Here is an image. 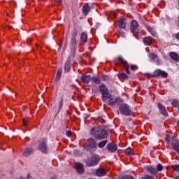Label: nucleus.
<instances>
[{
    "mask_svg": "<svg viewBox=\"0 0 179 179\" xmlns=\"http://www.w3.org/2000/svg\"><path fill=\"white\" fill-rule=\"evenodd\" d=\"M27 178L28 179V178H30V174H28L27 176Z\"/></svg>",
    "mask_w": 179,
    "mask_h": 179,
    "instance_id": "obj_47",
    "label": "nucleus"
},
{
    "mask_svg": "<svg viewBox=\"0 0 179 179\" xmlns=\"http://www.w3.org/2000/svg\"><path fill=\"white\" fill-rule=\"evenodd\" d=\"M117 37L118 38H125V32L122 31L121 29H117Z\"/></svg>",
    "mask_w": 179,
    "mask_h": 179,
    "instance_id": "obj_27",
    "label": "nucleus"
},
{
    "mask_svg": "<svg viewBox=\"0 0 179 179\" xmlns=\"http://www.w3.org/2000/svg\"><path fill=\"white\" fill-rule=\"evenodd\" d=\"M107 140L101 141L98 143V146L101 149L102 148H104L106 145H107Z\"/></svg>",
    "mask_w": 179,
    "mask_h": 179,
    "instance_id": "obj_30",
    "label": "nucleus"
},
{
    "mask_svg": "<svg viewBox=\"0 0 179 179\" xmlns=\"http://www.w3.org/2000/svg\"><path fill=\"white\" fill-rule=\"evenodd\" d=\"M102 79L103 80H108V76H103Z\"/></svg>",
    "mask_w": 179,
    "mask_h": 179,
    "instance_id": "obj_41",
    "label": "nucleus"
},
{
    "mask_svg": "<svg viewBox=\"0 0 179 179\" xmlns=\"http://www.w3.org/2000/svg\"><path fill=\"white\" fill-rule=\"evenodd\" d=\"M107 149H108V150H109L111 152H117V150L118 149V145H117L114 143H110L107 145Z\"/></svg>",
    "mask_w": 179,
    "mask_h": 179,
    "instance_id": "obj_14",
    "label": "nucleus"
},
{
    "mask_svg": "<svg viewBox=\"0 0 179 179\" xmlns=\"http://www.w3.org/2000/svg\"><path fill=\"white\" fill-rule=\"evenodd\" d=\"M27 45H29V44H30V43H31V38H28V39H27Z\"/></svg>",
    "mask_w": 179,
    "mask_h": 179,
    "instance_id": "obj_42",
    "label": "nucleus"
},
{
    "mask_svg": "<svg viewBox=\"0 0 179 179\" xmlns=\"http://www.w3.org/2000/svg\"><path fill=\"white\" fill-rule=\"evenodd\" d=\"M48 47V50H50V46H47Z\"/></svg>",
    "mask_w": 179,
    "mask_h": 179,
    "instance_id": "obj_51",
    "label": "nucleus"
},
{
    "mask_svg": "<svg viewBox=\"0 0 179 179\" xmlns=\"http://www.w3.org/2000/svg\"><path fill=\"white\" fill-rule=\"evenodd\" d=\"M172 106L173 107H179V101L174 99L172 102Z\"/></svg>",
    "mask_w": 179,
    "mask_h": 179,
    "instance_id": "obj_32",
    "label": "nucleus"
},
{
    "mask_svg": "<svg viewBox=\"0 0 179 179\" xmlns=\"http://www.w3.org/2000/svg\"><path fill=\"white\" fill-rule=\"evenodd\" d=\"M66 136H69V138H71V136H72V131H67L66 132Z\"/></svg>",
    "mask_w": 179,
    "mask_h": 179,
    "instance_id": "obj_37",
    "label": "nucleus"
},
{
    "mask_svg": "<svg viewBox=\"0 0 179 179\" xmlns=\"http://www.w3.org/2000/svg\"><path fill=\"white\" fill-rule=\"evenodd\" d=\"M34 150L31 148H26L24 150V152H22V156L24 157H27V156H30L31 153H33Z\"/></svg>",
    "mask_w": 179,
    "mask_h": 179,
    "instance_id": "obj_17",
    "label": "nucleus"
},
{
    "mask_svg": "<svg viewBox=\"0 0 179 179\" xmlns=\"http://www.w3.org/2000/svg\"><path fill=\"white\" fill-rule=\"evenodd\" d=\"M52 179H57V178H55V177H52Z\"/></svg>",
    "mask_w": 179,
    "mask_h": 179,
    "instance_id": "obj_50",
    "label": "nucleus"
},
{
    "mask_svg": "<svg viewBox=\"0 0 179 179\" xmlns=\"http://www.w3.org/2000/svg\"><path fill=\"white\" fill-rule=\"evenodd\" d=\"M22 122H23L24 127H26L27 125V121L26 120V118L22 119Z\"/></svg>",
    "mask_w": 179,
    "mask_h": 179,
    "instance_id": "obj_40",
    "label": "nucleus"
},
{
    "mask_svg": "<svg viewBox=\"0 0 179 179\" xmlns=\"http://www.w3.org/2000/svg\"><path fill=\"white\" fill-rule=\"evenodd\" d=\"M154 78H156V76H162V78H167L169 76V74L167 72L164 71H162L160 69L155 70L153 73Z\"/></svg>",
    "mask_w": 179,
    "mask_h": 179,
    "instance_id": "obj_9",
    "label": "nucleus"
},
{
    "mask_svg": "<svg viewBox=\"0 0 179 179\" xmlns=\"http://www.w3.org/2000/svg\"><path fill=\"white\" fill-rule=\"evenodd\" d=\"M71 71V62L67 61L64 65V72H69Z\"/></svg>",
    "mask_w": 179,
    "mask_h": 179,
    "instance_id": "obj_26",
    "label": "nucleus"
},
{
    "mask_svg": "<svg viewBox=\"0 0 179 179\" xmlns=\"http://www.w3.org/2000/svg\"><path fill=\"white\" fill-rule=\"evenodd\" d=\"M172 169L175 170V171H179V164L172 165Z\"/></svg>",
    "mask_w": 179,
    "mask_h": 179,
    "instance_id": "obj_34",
    "label": "nucleus"
},
{
    "mask_svg": "<svg viewBox=\"0 0 179 179\" xmlns=\"http://www.w3.org/2000/svg\"><path fill=\"white\" fill-rule=\"evenodd\" d=\"M74 155L76 156V155H79L78 150H74Z\"/></svg>",
    "mask_w": 179,
    "mask_h": 179,
    "instance_id": "obj_44",
    "label": "nucleus"
},
{
    "mask_svg": "<svg viewBox=\"0 0 179 179\" xmlns=\"http://www.w3.org/2000/svg\"><path fill=\"white\" fill-rule=\"evenodd\" d=\"M119 110L120 114L125 115V117H129L131 115V109H129V106L127 103L120 104L119 106Z\"/></svg>",
    "mask_w": 179,
    "mask_h": 179,
    "instance_id": "obj_5",
    "label": "nucleus"
},
{
    "mask_svg": "<svg viewBox=\"0 0 179 179\" xmlns=\"http://www.w3.org/2000/svg\"><path fill=\"white\" fill-rule=\"evenodd\" d=\"M124 154H126L127 156H131V155H132V149L131 148H127L124 150Z\"/></svg>",
    "mask_w": 179,
    "mask_h": 179,
    "instance_id": "obj_31",
    "label": "nucleus"
},
{
    "mask_svg": "<svg viewBox=\"0 0 179 179\" xmlns=\"http://www.w3.org/2000/svg\"><path fill=\"white\" fill-rule=\"evenodd\" d=\"M144 76H145V78H148V79L150 78H155L153 76V73H144Z\"/></svg>",
    "mask_w": 179,
    "mask_h": 179,
    "instance_id": "obj_33",
    "label": "nucleus"
},
{
    "mask_svg": "<svg viewBox=\"0 0 179 179\" xmlns=\"http://www.w3.org/2000/svg\"><path fill=\"white\" fill-rule=\"evenodd\" d=\"M178 24H179V20H178ZM178 27H179V25H178Z\"/></svg>",
    "mask_w": 179,
    "mask_h": 179,
    "instance_id": "obj_53",
    "label": "nucleus"
},
{
    "mask_svg": "<svg viewBox=\"0 0 179 179\" xmlns=\"http://www.w3.org/2000/svg\"><path fill=\"white\" fill-rule=\"evenodd\" d=\"M91 134L94 136L95 139H98L99 141L106 139L107 136H108L107 130L101 126L92 128L91 129Z\"/></svg>",
    "mask_w": 179,
    "mask_h": 179,
    "instance_id": "obj_2",
    "label": "nucleus"
},
{
    "mask_svg": "<svg viewBox=\"0 0 179 179\" xmlns=\"http://www.w3.org/2000/svg\"><path fill=\"white\" fill-rule=\"evenodd\" d=\"M35 45H38V44L36 43Z\"/></svg>",
    "mask_w": 179,
    "mask_h": 179,
    "instance_id": "obj_52",
    "label": "nucleus"
},
{
    "mask_svg": "<svg viewBox=\"0 0 179 179\" xmlns=\"http://www.w3.org/2000/svg\"><path fill=\"white\" fill-rule=\"evenodd\" d=\"M136 68H138V66H136V65L132 64L131 66V71H135L136 69Z\"/></svg>",
    "mask_w": 179,
    "mask_h": 179,
    "instance_id": "obj_39",
    "label": "nucleus"
},
{
    "mask_svg": "<svg viewBox=\"0 0 179 179\" xmlns=\"http://www.w3.org/2000/svg\"><path fill=\"white\" fill-rule=\"evenodd\" d=\"M59 3H62V0H58Z\"/></svg>",
    "mask_w": 179,
    "mask_h": 179,
    "instance_id": "obj_46",
    "label": "nucleus"
},
{
    "mask_svg": "<svg viewBox=\"0 0 179 179\" xmlns=\"http://www.w3.org/2000/svg\"><path fill=\"white\" fill-rule=\"evenodd\" d=\"M76 169L78 174H83V173H85V168H83V164L80 163H76Z\"/></svg>",
    "mask_w": 179,
    "mask_h": 179,
    "instance_id": "obj_15",
    "label": "nucleus"
},
{
    "mask_svg": "<svg viewBox=\"0 0 179 179\" xmlns=\"http://www.w3.org/2000/svg\"><path fill=\"white\" fill-rule=\"evenodd\" d=\"M178 6H179V0H178Z\"/></svg>",
    "mask_w": 179,
    "mask_h": 179,
    "instance_id": "obj_54",
    "label": "nucleus"
},
{
    "mask_svg": "<svg viewBox=\"0 0 179 179\" xmlns=\"http://www.w3.org/2000/svg\"><path fill=\"white\" fill-rule=\"evenodd\" d=\"M81 80L85 85H89V83H90V81L92 80V77H90V76H89V75L86 76V75L83 74L81 76Z\"/></svg>",
    "mask_w": 179,
    "mask_h": 179,
    "instance_id": "obj_16",
    "label": "nucleus"
},
{
    "mask_svg": "<svg viewBox=\"0 0 179 179\" xmlns=\"http://www.w3.org/2000/svg\"><path fill=\"white\" fill-rule=\"evenodd\" d=\"M117 59L119 61V64H120V65H122L123 68H124L126 73L129 75V64H128V62L125 61V59H124L122 57H119Z\"/></svg>",
    "mask_w": 179,
    "mask_h": 179,
    "instance_id": "obj_6",
    "label": "nucleus"
},
{
    "mask_svg": "<svg viewBox=\"0 0 179 179\" xmlns=\"http://www.w3.org/2000/svg\"><path fill=\"white\" fill-rule=\"evenodd\" d=\"M147 170L149 173H150V174H157V170L155 167L147 166Z\"/></svg>",
    "mask_w": 179,
    "mask_h": 179,
    "instance_id": "obj_24",
    "label": "nucleus"
},
{
    "mask_svg": "<svg viewBox=\"0 0 179 179\" xmlns=\"http://www.w3.org/2000/svg\"><path fill=\"white\" fill-rule=\"evenodd\" d=\"M147 30L150 33V34L153 37H157V33H156V29L154 27H147Z\"/></svg>",
    "mask_w": 179,
    "mask_h": 179,
    "instance_id": "obj_22",
    "label": "nucleus"
},
{
    "mask_svg": "<svg viewBox=\"0 0 179 179\" xmlns=\"http://www.w3.org/2000/svg\"><path fill=\"white\" fill-rule=\"evenodd\" d=\"M158 108L159 110L160 114L164 115V117H167L169 115V113H167V110H166V107L162 104V103H158L157 104Z\"/></svg>",
    "mask_w": 179,
    "mask_h": 179,
    "instance_id": "obj_11",
    "label": "nucleus"
},
{
    "mask_svg": "<svg viewBox=\"0 0 179 179\" xmlns=\"http://www.w3.org/2000/svg\"><path fill=\"white\" fill-rule=\"evenodd\" d=\"M125 20L126 19L124 17H122L117 20V26L119 27V29H125V28L127 27V22H125Z\"/></svg>",
    "mask_w": 179,
    "mask_h": 179,
    "instance_id": "obj_10",
    "label": "nucleus"
},
{
    "mask_svg": "<svg viewBox=\"0 0 179 179\" xmlns=\"http://www.w3.org/2000/svg\"><path fill=\"white\" fill-rule=\"evenodd\" d=\"M62 101H63V99H62L61 102L59 103V108H62V104H63Z\"/></svg>",
    "mask_w": 179,
    "mask_h": 179,
    "instance_id": "obj_43",
    "label": "nucleus"
},
{
    "mask_svg": "<svg viewBox=\"0 0 179 179\" xmlns=\"http://www.w3.org/2000/svg\"><path fill=\"white\" fill-rule=\"evenodd\" d=\"M26 110H27V107L23 106L22 107V111H26Z\"/></svg>",
    "mask_w": 179,
    "mask_h": 179,
    "instance_id": "obj_45",
    "label": "nucleus"
},
{
    "mask_svg": "<svg viewBox=\"0 0 179 179\" xmlns=\"http://www.w3.org/2000/svg\"><path fill=\"white\" fill-rule=\"evenodd\" d=\"M119 79H128V75L125 73H120L118 74Z\"/></svg>",
    "mask_w": 179,
    "mask_h": 179,
    "instance_id": "obj_29",
    "label": "nucleus"
},
{
    "mask_svg": "<svg viewBox=\"0 0 179 179\" xmlns=\"http://www.w3.org/2000/svg\"><path fill=\"white\" fill-rule=\"evenodd\" d=\"M82 12L84 16H87L90 13V6H89V3H86L82 8Z\"/></svg>",
    "mask_w": 179,
    "mask_h": 179,
    "instance_id": "obj_13",
    "label": "nucleus"
},
{
    "mask_svg": "<svg viewBox=\"0 0 179 179\" xmlns=\"http://www.w3.org/2000/svg\"><path fill=\"white\" fill-rule=\"evenodd\" d=\"M96 173L98 177H104V176L107 174V171H106V169H99L96 171Z\"/></svg>",
    "mask_w": 179,
    "mask_h": 179,
    "instance_id": "obj_21",
    "label": "nucleus"
},
{
    "mask_svg": "<svg viewBox=\"0 0 179 179\" xmlns=\"http://www.w3.org/2000/svg\"><path fill=\"white\" fill-rule=\"evenodd\" d=\"M99 90L102 95V101H104L110 106L111 107H114L117 106V104H121L124 101L121 99L120 97H115L111 95V94L108 92V89L104 84H101L99 86Z\"/></svg>",
    "mask_w": 179,
    "mask_h": 179,
    "instance_id": "obj_1",
    "label": "nucleus"
},
{
    "mask_svg": "<svg viewBox=\"0 0 179 179\" xmlns=\"http://www.w3.org/2000/svg\"><path fill=\"white\" fill-rule=\"evenodd\" d=\"M92 80L94 82V83H96V85H101V80L98 77L92 76Z\"/></svg>",
    "mask_w": 179,
    "mask_h": 179,
    "instance_id": "obj_25",
    "label": "nucleus"
},
{
    "mask_svg": "<svg viewBox=\"0 0 179 179\" xmlns=\"http://www.w3.org/2000/svg\"><path fill=\"white\" fill-rule=\"evenodd\" d=\"M149 57L151 59H152V61H155V62H157V65L160 64V59H159V57H157V55L155 53H151L150 54Z\"/></svg>",
    "mask_w": 179,
    "mask_h": 179,
    "instance_id": "obj_19",
    "label": "nucleus"
},
{
    "mask_svg": "<svg viewBox=\"0 0 179 179\" xmlns=\"http://www.w3.org/2000/svg\"><path fill=\"white\" fill-rule=\"evenodd\" d=\"M100 162V157L97 155H93L87 158L86 161V164L88 167H93L96 166Z\"/></svg>",
    "mask_w": 179,
    "mask_h": 179,
    "instance_id": "obj_4",
    "label": "nucleus"
},
{
    "mask_svg": "<svg viewBox=\"0 0 179 179\" xmlns=\"http://www.w3.org/2000/svg\"><path fill=\"white\" fill-rule=\"evenodd\" d=\"M165 141H166V143H170V136L169 135L166 136Z\"/></svg>",
    "mask_w": 179,
    "mask_h": 179,
    "instance_id": "obj_38",
    "label": "nucleus"
},
{
    "mask_svg": "<svg viewBox=\"0 0 179 179\" xmlns=\"http://www.w3.org/2000/svg\"><path fill=\"white\" fill-rule=\"evenodd\" d=\"M80 38L83 44H86L87 43V34L86 32H82Z\"/></svg>",
    "mask_w": 179,
    "mask_h": 179,
    "instance_id": "obj_20",
    "label": "nucleus"
},
{
    "mask_svg": "<svg viewBox=\"0 0 179 179\" xmlns=\"http://www.w3.org/2000/svg\"><path fill=\"white\" fill-rule=\"evenodd\" d=\"M138 27H139L138 22H136V20H133L130 25V30L131 33H133V34H135V33H138Z\"/></svg>",
    "mask_w": 179,
    "mask_h": 179,
    "instance_id": "obj_8",
    "label": "nucleus"
},
{
    "mask_svg": "<svg viewBox=\"0 0 179 179\" xmlns=\"http://www.w3.org/2000/svg\"><path fill=\"white\" fill-rule=\"evenodd\" d=\"M169 56L171 57V59H173V61H176V62H178L179 61L178 54L174 52H171V53H169Z\"/></svg>",
    "mask_w": 179,
    "mask_h": 179,
    "instance_id": "obj_23",
    "label": "nucleus"
},
{
    "mask_svg": "<svg viewBox=\"0 0 179 179\" xmlns=\"http://www.w3.org/2000/svg\"><path fill=\"white\" fill-rule=\"evenodd\" d=\"M62 74V70L61 69H59L57 70V76L55 81L58 82V80H59V79L61 78Z\"/></svg>",
    "mask_w": 179,
    "mask_h": 179,
    "instance_id": "obj_28",
    "label": "nucleus"
},
{
    "mask_svg": "<svg viewBox=\"0 0 179 179\" xmlns=\"http://www.w3.org/2000/svg\"><path fill=\"white\" fill-rule=\"evenodd\" d=\"M143 43L145 45H152L153 44V39L151 37L148 36L143 38Z\"/></svg>",
    "mask_w": 179,
    "mask_h": 179,
    "instance_id": "obj_18",
    "label": "nucleus"
},
{
    "mask_svg": "<svg viewBox=\"0 0 179 179\" xmlns=\"http://www.w3.org/2000/svg\"><path fill=\"white\" fill-rule=\"evenodd\" d=\"M162 170H163V165L159 164L157 166V171H162Z\"/></svg>",
    "mask_w": 179,
    "mask_h": 179,
    "instance_id": "obj_35",
    "label": "nucleus"
},
{
    "mask_svg": "<svg viewBox=\"0 0 179 179\" xmlns=\"http://www.w3.org/2000/svg\"><path fill=\"white\" fill-rule=\"evenodd\" d=\"M174 179H179V177L176 176Z\"/></svg>",
    "mask_w": 179,
    "mask_h": 179,
    "instance_id": "obj_49",
    "label": "nucleus"
},
{
    "mask_svg": "<svg viewBox=\"0 0 179 179\" xmlns=\"http://www.w3.org/2000/svg\"><path fill=\"white\" fill-rule=\"evenodd\" d=\"M76 51V47L72 46L71 47V54H73V55H75Z\"/></svg>",
    "mask_w": 179,
    "mask_h": 179,
    "instance_id": "obj_36",
    "label": "nucleus"
},
{
    "mask_svg": "<svg viewBox=\"0 0 179 179\" xmlns=\"http://www.w3.org/2000/svg\"><path fill=\"white\" fill-rule=\"evenodd\" d=\"M96 148H97V142L94 138H88L87 144L84 145V148H85L88 152H93L96 150Z\"/></svg>",
    "mask_w": 179,
    "mask_h": 179,
    "instance_id": "obj_3",
    "label": "nucleus"
},
{
    "mask_svg": "<svg viewBox=\"0 0 179 179\" xmlns=\"http://www.w3.org/2000/svg\"><path fill=\"white\" fill-rule=\"evenodd\" d=\"M8 29H12V27L11 26H8Z\"/></svg>",
    "mask_w": 179,
    "mask_h": 179,
    "instance_id": "obj_48",
    "label": "nucleus"
},
{
    "mask_svg": "<svg viewBox=\"0 0 179 179\" xmlns=\"http://www.w3.org/2000/svg\"><path fill=\"white\" fill-rule=\"evenodd\" d=\"M39 150L43 153L47 154L48 153V147L47 146V143L45 142H42L39 144Z\"/></svg>",
    "mask_w": 179,
    "mask_h": 179,
    "instance_id": "obj_12",
    "label": "nucleus"
},
{
    "mask_svg": "<svg viewBox=\"0 0 179 179\" xmlns=\"http://www.w3.org/2000/svg\"><path fill=\"white\" fill-rule=\"evenodd\" d=\"M78 37V29H74L71 33V45H76L78 44V41L76 38Z\"/></svg>",
    "mask_w": 179,
    "mask_h": 179,
    "instance_id": "obj_7",
    "label": "nucleus"
}]
</instances>
